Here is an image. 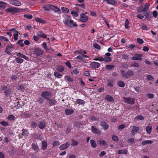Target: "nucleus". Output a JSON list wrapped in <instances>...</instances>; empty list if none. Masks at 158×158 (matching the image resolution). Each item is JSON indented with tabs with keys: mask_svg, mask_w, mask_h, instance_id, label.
Returning <instances> with one entry per match:
<instances>
[{
	"mask_svg": "<svg viewBox=\"0 0 158 158\" xmlns=\"http://www.w3.org/2000/svg\"><path fill=\"white\" fill-rule=\"evenodd\" d=\"M89 20L88 16L85 14L82 13L80 15V18L79 19V21L81 22L85 23Z\"/></svg>",
	"mask_w": 158,
	"mask_h": 158,
	"instance_id": "obj_5",
	"label": "nucleus"
},
{
	"mask_svg": "<svg viewBox=\"0 0 158 158\" xmlns=\"http://www.w3.org/2000/svg\"><path fill=\"white\" fill-rule=\"evenodd\" d=\"M44 53V51L39 48H35L34 50V54L37 56H42Z\"/></svg>",
	"mask_w": 158,
	"mask_h": 158,
	"instance_id": "obj_3",
	"label": "nucleus"
},
{
	"mask_svg": "<svg viewBox=\"0 0 158 158\" xmlns=\"http://www.w3.org/2000/svg\"><path fill=\"white\" fill-rule=\"evenodd\" d=\"M91 65L92 67L96 69L99 67L100 66V64L96 62H93L91 63Z\"/></svg>",
	"mask_w": 158,
	"mask_h": 158,
	"instance_id": "obj_17",
	"label": "nucleus"
},
{
	"mask_svg": "<svg viewBox=\"0 0 158 158\" xmlns=\"http://www.w3.org/2000/svg\"><path fill=\"white\" fill-rule=\"evenodd\" d=\"M142 55L140 54H135V56L131 57V59L133 60H142Z\"/></svg>",
	"mask_w": 158,
	"mask_h": 158,
	"instance_id": "obj_12",
	"label": "nucleus"
},
{
	"mask_svg": "<svg viewBox=\"0 0 158 158\" xmlns=\"http://www.w3.org/2000/svg\"><path fill=\"white\" fill-rule=\"evenodd\" d=\"M118 85L121 87H123L125 85V84L124 82L121 81H119L117 83Z\"/></svg>",
	"mask_w": 158,
	"mask_h": 158,
	"instance_id": "obj_31",
	"label": "nucleus"
},
{
	"mask_svg": "<svg viewBox=\"0 0 158 158\" xmlns=\"http://www.w3.org/2000/svg\"><path fill=\"white\" fill-rule=\"evenodd\" d=\"M153 143V141L152 140H145L143 141L142 142V144L143 145H145L148 144H151Z\"/></svg>",
	"mask_w": 158,
	"mask_h": 158,
	"instance_id": "obj_32",
	"label": "nucleus"
},
{
	"mask_svg": "<svg viewBox=\"0 0 158 158\" xmlns=\"http://www.w3.org/2000/svg\"><path fill=\"white\" fill-rule=\"evenodd\" d=\"M90 119L94 121H98L99 120L98 118H96L94 116H92L90 117Z\"/></svg>",
	"mask_w": 158,
	"mask_h": 158,
	"instance_id": "obj_62",
	"label": "nucleus"
},
{
	"mask_svg": "<svg viewBox=\"0 0 158 158\" xmlns=\"http://www.w3.org/2000/svg\"><path fill=\"white\" fill-rule=\"evenodd\" d=\"M129 20L127 19H126L125 20V28L128 29L129 28Z\"/></svg>",
	"mask_w": 158,
	"mask_h": 158,
	"instance_id": "obj_44",
	"label": "nucleus"
},
{
	"mask_svg": "<svg viewBox=\"0 0 158 158\" xmlns=\"http://www.w3.org/2000/svg\"><path fill=\"white\" fill-rule=\"evenodd\" d=\"M73 112V110L71 109H65V114L67 115L72 114Z\"/></svg>",
	"mask_w": 158,
	"mask_h": 158,
	"instance_id": "obj_20",
	"label": "nucleus"
},
{
	"mask_svg": "<svg viewBox=\"0 0 158 158\" xmlns=\"http://www.w3.org/2000/svg\"><path fill=\"white\" fill-rule=\"evenodd\" d=\"M64 18L63 21L64 24L68 27L73 28L76 27L77 24L76 23H74V21L71 19V17L66 14L63 15Z\"/></svg>",
	"mask_w": 158,
	"mask_h": 158,
	"instance_id": "obj_1",
	"label": "nucleus"
},
{
	"mask_svg": "<svg viewBox=\"0 0 158 158\" xmlns=\"http://www.w3.org/2000/svg\"><path fill=\"white\" fill-rule=\"evenodd\" d=\"M32 148L35 151L38 152V147L35 143H32Z\"/></svg>",
	"mask_w": 158,
	"mask_h": 158,
	"instance_id": "obj_46",
	"label": "nucleus"
},
{
	"mask_svg": "<svg viewBox=\"0 0 158 158\" xmlns=\"http://www.w3.org/2000/svg\"><path fill=\"white\" fill-rule=\"evenodd\" d=\"M123 101L127 104L132 105L134 104L135 102V100L134 98L123 97Z\"/></svg>",
	"mask_w": 158,
	"mask_h": 158,
	"instance_id": "obj_7",
	"label": "nucleus"
},
{
	"mask_svg": "<svg viewBox=\"0 0 158 158\" xmlns=\"http://www.w3.org/2000/svg\"><path fill=\"white\" fill-rule=\"evenodd\" d=\"M152 129V127L151 126L148 125L146 127V131L148 134H149L151 132Z\"/></svg>",
	"mask_w": 158,
	"mask_h": 158,
	"instance_id": "obj_37",
	"label": "nucleus"
},
{
	"mask_svg": "<svg viewBox=\"0 0 158 158\" xmlns=\"http://www.w3.org/2000/svg\"><path fill=\"white\" fill-rule=\"evenodd\" d=\"M100 125L104 130H107L109 128L108 125L105 122H102Z\"/></svg>",
	"mask_w": 158,
	"mask_h": 158,
	"instance_id": "obj_14",
	"label": "nucleus"
},
{
	"mask_svg": "<svg viewBox=\"0 0 158 158\" xmlns=\"http://www.w3.org/2000/svg\"><path fill=\"white\" fill-rule=\"evenodd\" d=\"M66 65L67 66L69 69H71L72 68L70 62L69 61H67L65 62V63Z\"/></svg>",
	"mask_w": 158,
	"mask_h": 158,
	"instance_id": "obj_54",
	"label": "nucleus"
},
{
	"mask_svg": "<svg viewBox=\"0 0 158 158\" xmlns=\"http://www.w3.org/2000/svg\"><path fill=\"white\" fill-rule=\"evenodd\" d=\"M90 144L92 147L93 148H95L97 146L96 142L95 141L91 139L90 141Z\"/></svg>",
	"mask_w": 158,
	"mask_h": 158,
	"instance_id": "obj_36",
	"label": "nucleus"
},
{
	"mask_svg": "<svg viewBox=\"0 0 158 158\" xmlns=\"http://www.w3.org/2000/svg\"><path fill=\"white\" fill-rule=\"evenodd\" d=\"M121 73L123 77L128 78L129 77L131 76L133 74V72L131 70H129L127 72V73L124 74V71L123 70H121Z\"/></svg>",
	"mask_w": 158,
	"mask_h": 158,
	"instance_id": "obj_4",
	"label": "nucleus"
},
{
	"mask_svg": "<svg viewBox=\"0 0 158 158\" xmlns=\"http://www.w3.org/2000/svg\"><path fill=\"white\" fill-rule=\"evenodd\" d=\"M147 95L148 99L152 98L154 97V95L152 94H148Z\"/></svg>",
	"mask_w": 158,
	"mask_h": 158,
	"instance_id": "obj_56",
	"label": "nucleus"
},
{
	"mask_svg": "<svg viewBox=\"0 0 158 158\" xmlns=\"http://www.w3.org/2000/svg\"><path fill=\"white\" fill-rule=\"evenodd\" d=\"M112 139L114 141L117 142L118 141V139L117 136L114 135L112 137Z\"/></svg>",
	"mask_w": 158,
	"mask_h": 158,
	"instance_id": "obj_57",
	"label": "nucleus"
},
{
	"mask_svg": "<svg viewBox=\"0 0 158 158\" xmlns=\"http://www.w3.org/2000/svg\"><path fill=\"white\" fill-rule=\"evenodd\" d=\"M93 46L95 48L98 50H100L101 48L100 46L97 43L94 44H93Z\"/></svg>",
	"mask_w": 158,
	"mask_h": 158,
	"instance_id": "obj_48",
	"label": "nucleus"
},
{
	"mask_svg": "<svg viewBox=\"0 0 158 158\" xmlns=\"http://www.w3.org/2000/svg\"><path fill=\"white\" fill-rule=\"evenodd\" d=\"M145 12L144 14V16L146 17V18H148L149 17V11H148Z\"/></svg>",
	"mask_w": 158,
	"mask_h": 158,
	"instance_id": "obj_59",
	"label": "nucleus"
},
{
	"mask_svg": "<svg viewBox=\"0 0 158 158\" xmlns=\"http://www.w3.org/2000/svg\"><path fill=\"white\" fill-rule=\"evenodd\" d=\"M5 11L6 12L11 13L12 15L15 14L16 13H18L20 11L18 8L15 7H9L6 9Z\"/></svg>",
	"mask_w": 158,
	"mask_h": 158,
	"instance_id": "obj_2",
	"label": "nucleus"
},
{
	"mask_svg": "<svg viewBox=\"0 0 158 158\" xmlns=\"http://www.w3.org/2000/svg\"><path fill=\"white\" fill-rule=\"evenodd\" d=\"M107 86H110V87H112L113 86V81L112 80H108L107 81Z\"/></svg>",
	"mask_w": 158,
	"mask_h": 158,
	"instance_id": "obj_41",
	"label": "nucleus"
},
{
	"mask_svg": "<svg viewBox=\"0 0 158 158\" xmlns=\"http://www.w3.org/2000/svg\"><path fill=\"white\" fill-rule=\"evenodd\" d=\"M98 143L101 146L107 145L108 144L107 141H106L105 140H103L102 139L99 140L98 141Z\"/></svg>",
	"mask_w": 158,
	"mask_h": 158,
	"instance_id": "obj_21",
	"label": "nucleus"
},
{
	"mask_svg": "<svg viewBox=\"0 0 158 158\" xmlns=\"http://www.w3.org/2000/svg\"><path fill=\"white\" fill-rule=\"evenodd\" d=\"M135 119H137L140 120H142L144 119L142 115H138L136 117Z\"/></svg>",
	"mask_w": 158,
	"mask_h": 158,
	"instance_id": "obj_58",
	"label": "nucleus"
},
{
	"mask_svg": "<svg viewBox=\"0 0 158 158\" xmlns=\"http://www.w3.org/2000/svg\"><path fill=\"white\" fill-rule=\"evenodd\" d=\"M71 141L72 142L71 145L73 146H75L77 145L78 144V143L77 141L74 140L73 139H72Z\"/></svg>",
	"mask_w": 158,
	"mask_h": 158,
	"instance_id": "obj_45",
	"label": "nucleus"
},
{
	"mask_svg": "<svg viewBox=\"0 0 158 158\" xmlns=\"http://www.w3.org/2000/svg\"><path fill=\"white\" fill-rule=\"evenodd\" d=\"M52 5H46L43 7L44 10L47 11H49L50 10H51Z\"/></svg>",
	"mask_w": 158,
	"mask_h": 158,
	"instance_id": "obj_16",
	"label": "nucleus"
},
{
	"mask_svg": "<svg viewBox=\"0 0 158 158\" xmlns=\"http://www.w3.org/2000/svg\"><path fill=\"white\" fill-rule=\"evenodd\" d=\"M54 75L55 77L58 78H61L62 76V75L61 74H60L57 72H54Z\"/></svg>",
	"mask_w": 158,
	"mask_h": 158,
	"instance_id": "obj_43",
	"label": "nucleus"
},
{
	"mask_svg": "<svg viewBox=\"0 0 158 158\" xmlns=\"http://www.w3.org/2000/svg\"><path fill=\"white\" fill-rule=\"evenodd\" d=\"M114 65L113 64H109L106 66V69H114Z\"/></svg>",
	"mask_w": 158,
	"mask_h": 158,
	"instance_id": "obj_47",
	"label": "nucleus"
},
{
	"mask_svg": "<svg viewBox=\"0 0 158 158\" xmlns=\"http://www.w3.org/2000/svg\"><path fill=\"white\" fill-rule=\"evenodd\" d=\"M107 3L108 4L114 5L117 4V2L115 0H108Z\"/></svg>",
	"mask_w": 158,
	"mask_h": 158,
	"instance_id": "obj_27",
	"label": "nucleus"
},
{
	"mask_svg": "<svg viewBox=\"0 0 158 158\" xmlns=\"http://www.w3.org/2000/svg\"><path fill=\"white\" fill-rule=\"evenodd\" d=\"M9 2L11 4L16 6H20L22 4L18 0H9Z\"/></svg>",
	"mask_w": 158,
	"mask_h": 158,
	"instance_id": "obj_10",
	"label": "nucleus"
},
{
	"mask_svg": "<svg viewBox=\"0 0 158 158\" xmlns=\"http://www.w3.org/2000/svg\"><path fill=\"white\" fill-rule=\"evenodd\" d=\"M17 56L20 57L22 58L27 60H29V58L27 56L20 52L18 53L17 54Z\"/></svg>",
	"mask_w": 158,
	"mask_h": 158,
	"instance_id": "obj_19",
	"label": "nucleus"
},
{
	"mask_svg": "<svg viewBox=\"0 0 158 158\" xmlns=\"http://www.w3.org/2000/svg\"><path fill=\"white\" fill-rule=\"evenodd\" d=\"M51 93L49 92L44 91L41 94V96L45 99H48L50 97Z\"/></svg>",
	"mask_w": 158,
	"mask_h": 158,
	"instance_id": "obj_11",
	"label": "nucleus"
},
{
	"mask_svg": "<svg viewBox=\"0 0 158 158\" xmlns=\"http://www.w3.org/2000/svg\"><path fill=\"white\" fill-rule=\"evenodd\" d=\"M15 60L17 63H22L23 62V60L20 57H17L15 58Z\"/></svg>",
	"mask_w": 158,
	"mask_h": 158,
	"instance_id": "obj_39",
	"label": "nucleus"
},
{
	"mask_svg": "<svg viewBox=\"0 0 158 158\" xmlns=\"http://www.w3.org/2000/svg\"><path fill=\"white\" fill-rule=\"evenodd\" d=\"M137 41L139 44H142L143 43L144 41L143 40L140 38H138L137 39Z\"/></svg>",
	"mask_w": 158,
	"mask_h": 158,
	"instance_id": "obj_53",
	"label": "nucleus"
},
{
	"mask_svg": "<svg viewBox=\"0 0 158 158\" xmlns=\"http://www.w3.org/2000/svg\"><path fill=\"white\" fill-rule=\"evenodd\" d=\"M104 61L106 62H109L111 61V58L110 57L105 56L104 57Z\"/></svg>",
	"mask_w": 158,
	"mask_h": 158,
	"instance_id": "obj_29",
	"label": "nucleus"
},
{
	"mask_svg": "<svg viewBox=\"0 0 158 158\" xmlns=\"http://www.w3.org/2000/svg\"><path fill=\"white\" fill-rule=\"evenodd\" d=\"M141 28L143 30L147 31L148 29V27L147 26V25L144 23H142L141 24Z\"/></svg>",
	"mask_w": 158,
	"mask_h": 158,
	"instance_id": "obj_35",
	"label": "nucleus"
},
{
	"mask_svg": "<svg viewBox=\"0 0 158 158\" xmlns=\"http://www.w3.org/2000/svg\"><path fill=\"white\" fill-rule=\"evenodd\" d=\"M22 135L25 136H27L29 135V133L27 130L23 129L22 130Z\"/></svg>",
	"mask_w": 158,
	"mask_h": 158,
	"instance_id": "obj_23",
	"label": "nucleus"
},
{
	"mask_svg": "<svg viewBox=\"0 0 158 158\" xmlns=\"http://www.w3.org/2000/svg\"><path fill=\"white\" fill-rule=\"evenodd\" d=\"M62 10L64 13H68L69 11V10L67 7H65L63 6L61 7Z\"/></svg>",
	"mask_w": 158,
	"mask_h": 158,
	"instance_id": "obj_34",
	"label": "nucleus"
},
{
	"mask_svg": "<svg viewBox=\"0 0 158 158\" xmlns=\"http://www.w3.org/2000/svg\"><path fill=\"white\" fill-rule=\"evenodd\" d=\"M127 150L125 149H121L119 150L118 151V154H127Z\"/></svg>",
	"mask_w": 158,
	"mask_h": 158,
	"instance_id": "obj_30",
	"label": "nucleus"
},
{
	"mask_svg": "<svg viewBox=\"0 0 158 158\" xmlns=\"http://www.w3.org/2000/svg\"><path fill=\"white\" fill-rule=\"evenodd\" d=\"M42 45L43 48L45 49V51H48L49 50V48L47 47V44L45 42H43Z\"/></svg>",
	"mask_w": 158,
	"mask_h": 158,
	"instance_id": "obj_38",
	"label": "nucleus"
},
{
	"mask_svg": "<svg viewBox=\"0 0 158 158\" xmlns=\"http://www.w3.org/2000/svg\"><path fill=\"white\" fill-rule=\"evenodd\" d=\"M150 5L148 3H146L144 6V8L143 9L144 12H146L148 10Z\"/></svg>",
	"mask_w": 158,
	"mask_h": 158,
	"instance_id": "obj_33",
	"label": "nucleus"
},
{
	"mask_svg": "<svg viewBox=\"0 0 158 158\" xmlns=\"http://www.w3.org/2000/svg\"><path fill=\"white\" fill-rule=\"evenodd\" d=\"M14 40L15 41L17 40L18 39V37L19 36L18 33H15L14 34Z\"/></svg>",
	"mask_w": 158,
	"mask_h": 158,
	"instance_id": "obj_60",
	"label": "nucleus"
},
{
	"mask_svg": "<svg viewBox=\"0 0 158 158\" xmlns=\"http://www.w3.org/2000/svg\"><path fill=\"white\" fill-rule=\"evenodd\" d=\"M14 49V45L10 44L6 46L5 50V52L7 54L10 55L11 52L13 51Z\"/></svg>",
	"mask_w": 158,
	"mask_h": 158,
	"instance_id": "obj_6",
	"label": "nucleus"
},
{
	"mask_svg": "<svg viewBox=\"0 0 158 158\" xmlns=\"http://www.w3.org/2000/svg\"><path fill=\"white\" fill-rule=\"evenodd\" d=\"M39 39V37L36 35H34L33 37V40L35 41H37Z\"/></svg>",
	"mask_w": 158,
	"mask_h": 158,
	"instance_id": "obj_64",
	"label": "nucleus"
},
{
	"mask_svg": "<svg viewBox=\"0 0 158 158\" xmlns=\"http://www.w3.org/2000/svg\"><path fill=\"white\" fill-rule=\"evenodd\" d=\"M12 92V91L10 89L5 90L4 91V93L6 96L7 95H9L10 93L11 94Z\"/></svg>",
	"mask_w": 158,
	"mask_h": 158,
	"instance_id": "obj_52",
	"label": "nucleus"
},
{
	"mask_svg": "<svg viewBox=\"0 0 158 158\" xmlns=\"http://www.w3.org/2000/svg\"><path fill=\"white\" fill-rule=\"evenodd\" d=\"M94 60H98L100 61H103L104 60V58L102 57H96Z\"/></svg>",
	"mask_w": 158,
	"mask_h": 158,
	"instance_id": "obj_50",
	"label": "nucleus"
},
{
	"mask_svg": "<svg viewBox=\"0 0 158 158\" xmlns=\"http://www.w3.org/2000/svg\"><path fill=\"white\" fill-rule=\"evenodd\" d=\"M51 10H54V12L56 13H59V12L61 11L60 9L57 7L52 5ZM60 14V13H59Z\"/></svg>",
	"mask_w": 158,
	"mask_h": 158,
	"instance_id": "obj_18",
	"label": "nucleus"
},
{
	"mask_svg": "<svg viewBox=\"0 0 158 158\" xmlns=\"http://www.w3.org/2000/svg\"><path fill=\"white\" fill-rule=\"evenodd\" d=\"M35 20L37 22H39L42 23H46V21L45 20H43L40 18H36L35 19Z\"/></svg>",
	"mask_w": 158,
	"mask_h": 158,
	"instance_id": "obj_24",
	"label": "nucleus"
},
{
	"mask_svg": "<svg viewBox=\"0 0 158 158\" xmlns=\"http://www.w3.org/2000/svg\"><path fill=\"white\" fill-rule=\"evenodd\" d=\"M0 40L4 41L6 42H8L9 41L8 39L2 36H0Z\"/></svg>",
	"mask_w": 158,
	"mask_h": 158,
	"instance_id": "obj_49",
	"label": "nucleus"
},
{
	"mask_svg": "<svg viewBox=\"0 0 158 158\" xmlns=\"http://www.w3.org/2000/svg\"><path fill=\"white\" fill-rule=\"evenodd\" d=\"M7 4L2 2H0V9H4L6 7Z\"/></svg>",
	"mask_w": 158,
	"mask_h": 158,
	"instance_id": "obj_25",
	"label": "nucleus"
},
{
	"mask_svg": "<svg viewBox=\"0 0 158 158\" xmlns=\"http://www.w3.org/2000/svg\"><path fill=\"white\" fill-rule=\"evenodd\" d=\"M92 132L95 134L100 135L101 134V132L99 129L96 126H92L91 127Z\"/></svg>",
	"mask_w": 158,
	"mask_h": 158,
	"instance_id": "obj_8",
	"label": "nucleus"
},
{
	"mask_svg": "<svg viewBox=\"0 0 158 158\" xmlns=\"http://www.w3.org/2000/svg\"><path fill=\"white\" fill-rule=\"evenodd\" d=\"M76 102L79 105H83L85 103V102L83 100H81L79 99H77L76 100Z\"/></svg>",
	"mask_w": 158,
	"mask_h": 158,
	"instance_id": "obj_42",
	"label": "nucleus"
},
{
	"mask_svg": "<svg viewBox=\"0 0 158 158\" xmlns=\"http://www.w3.org/2000/svg\"><path fill=\"white\" fill-rule=\"evenodd\" d=\"M105 98L107 100L110 102H112L114 101L113 97L109 95H107L106 96Z\"/></svg>",
	"mask_w": 158,
	"mask_h": 158,
	"instance_id": "obj_22",
	"label": "nucleus"
},
{
	"mask_svg": "<svg viewBox=\"0 0 158 158\" xmlns=\"http://www.w3.org/2000/svg\"><path fill=\"white\" fill-rule=\"evenodd\" d=\"M69 146V143L68 142H66L65 143L61 145L60 147V149L61 150H63L68 148Z\"/></svg>",
	"mask_w": 158,
	"mask_h": 158,
	"instance_id": "obj_13",
	"label": "nucleus"
},
{
	"mask_svg": "<svg viewBox=\"0 0 158 158\" xmlns=\"http://www.w3.org/2000/svg\"><path fill=\"white\" fill-rule=\"evenodd\" d=\"M24 17L26 18L31 19L32 18L33 16L31 15H24Z\"/></svg>",
	"mask_w": 158,
	"mask_h": 158,
	"instance_id": "obj_51",
	"label": "nucleus"
},
{
	"mask_svg": "<svg viewBox=\"0 0 158 158\" xmlns=\"http://www.w3.org/2000/svg\"><path fill=\"white\" fill-rule=\"evenodd\" d=\"M0 124L3 126H6L8 125V123L7 122L5 121H2L0 123Z\"/></svg>",
	"mask_w": 158,
	"mask_h": 158,
	"instance_id": "obj_61",
	"label": "nucleus"
},
{
	"mask_svg": "<svg viewBox=\"0 0 158 158\" xmlns=\"http://www.w3.org/2000/svg\"><path fill=\"white\" fill-rule=\"evenodd\" d=\"M65 77L66 78V79L68 81H69L72 82L73 81V79L72 78L70 77L69 76H66Z\"/></svg>",
	"mask_w": 158,
	"mask_h": 158,
	"instance_id": "obj_55",
	"label": "nucleus"
},
{
	"mask_svg": "<svg viewBox=\"0 0 158 158\" xmlns=\"http://www.w3.org/2000/svg\"><path fill=\"white\" fill-rule=\"evenodd\" d=\"M132 129L131 131V134L132 135H134L138 131L139 128L138 127L135 126H132Z\"/></svg>",
	"mask_w": 158,
	"mask_h": 158,
	"instance_id": "obj_15",
	"label": "nucleus"
},
{
	"mask_svg": "<svg viewBox=\"0 0 158 158\" xmlns=\"http://www.w3.org/2000/svg\"><path fill=\"white\" fill-rule=\"evenodd\" d=\"M71 14L74 17H77L78 16V14L77 12L76 11L73 10L71 12Z\"/></svg>",
	"mask_w": 158,
	"mask_h": 158,
	"instance_id": "obj_40",
	"label": "nucleus"
},
{
	"mask_svg": "<svg viewBox=\"0 0 158 158\" xmlns=\"http://www.w3.org/2000/svg\"><path fill=\"white\" fill-rule=\"evenodd\" d=\"M14 116L12 115H10L8 117V118L10 121L14 120Z\"/></svg>",
	"mask_w": 158,
	"mask_h": 158,
	"instance_id": "obj_63",
	"label": "nucleus"
},
{
	"mask_svg": "<svg viewBox=\"0 0 158 158\" xmlns=\"http://www.w3.org/2000/svg\"><path fill=\"white\" fill-rule=\"evenodd\" d=\"M49 104L51 106L54 105L56 102V101L53 99H49Z\"/></svg>",
	"mask_w": 158,
	"mask_h": 158,
	"instance_id": "obj_28",
	"label": "nucleus"
},
{
	"mask_svg": "<svg viewBox=\"0 0 158 158\" xmlns=\"http://www.w3.org/2000/svg\"><path fill=\"white\" fill-rule=\"evenodd\" d=\"M42 149L43 150H45L47 147V143L46 142L43 141L42 142Z\"/></svg>",
	"mask_w": 158,
	"mask_h": 158,
	"instance_id": "obj_26",
	"label": "nucleus"
},
{
	"mask_svg": "<svg viewBox=\"0 0 158 158\" xmlns=\"http://www.w3.org/2000/svg\"><path fill=\"white\" fill-rule=\"evenodd\" d=\"M38 127L40 129H43L46 125V123L45 120H41L38 123Z\"/></svg>",
	"mask_w": 158,
	"mask_h": 158,
	"instance_id": "obj_9",
	"label": "nucleus"
}]
</instances>
